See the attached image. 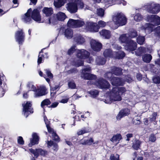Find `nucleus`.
Wrapping results in <instances>:
<instances>
[{
    "label": "nucleus",
    "instance_id": "45",
    "mask_svg": "<svg viewBox=\"0 0 160 160\" xmlns=\"http://www.w3.org/2000/svg\"><path fill=\"white\" fill-rule=\"evenodd\" d=\"M137 43L140 45L143 44L145 41V38L144 36H139L137 39Z\"/></svg>",
    "mask_w": 160,
    "mask_h": 160
},
{
    "label": "nucleus",
    "instance_id": "42",
    "mask_svg": "<svg viewBox=\"0 0 160 160\" xmlns=\"http://www.w3.org/2000/svg\"><path fill=\"white\" fill-rule=\"evenodd\" d=\"M51 102L48 99H46L44 100H43L41 104V107L44 109V106H48L51 104Z\"/></svg>",
    "mask_w": 160,
    "mask_h": 160
},
{
    "label": "nucleus",
    "instance_id": "47",
    "mask_svg": "<svg viewBox=\"0 0 160 160\" xmlns=\"http://www.w3.org/2000/svg\"><path fill=\"white\" fill-rule=\"evenodd\" d=\"M88 132H89V130H87L86 128H84L78 131L77 134L78 135H80Z\"/></svg>",
    "mask_w": 160,
    "mask_h": 160
},
{
    "label": "nucleus",
    "instance_id": "60",
    "mask_svg": "<svg viewBox=\"0 0 160 160\" xmlns=\"http://www.w3.org/2000/svg\"><path fill=\"white\" fill-rule=\"evenodd\" d=\"M18 143L21 145H23L24 144V141L22 137L19 136L18 137Z\"/></svg>",
    "mask_w": 160,
    "mask_h": 160
},
{
    "label": "nucleus",
    "instance_id": "50",
    "mask_svg": "<svg viewBox=\"0 0 160 160\" xmlns=\"http://www.w3.org/2000/svg\"><path fill=\"white\" fill-rule=\"evenodd\" d=\"M62 99L59 101L60 102L62 103H67L68 101L69 98L67 96L62 97Z\"/></svg>",
    "mask_w": 160,
    "mask_h": 160
},
{
    "label": "nucleus",
    "instance_id": "38",
    "mask_svg": "<svg viewBox=\"0 0 160 160\" xmlns=\"http://www.w3.org/2000/svg\"><path fill=\"white\" fill-rule=\"evenodd\" d=\"M143 61L147 63H149L152 59V56L148 54H144L142 57Z\"/></svg>",
    "mask_w": 160,
    "mask_h": 160
},
{
    "label": "nucleus",
    "instance_id": "17",
    "mask_svg": "<svg viewBox=\"0 0 160 160\" xmlns=\"http://www.w3.org/2000/svg\"><path fill=\"white\" fill-rule=\"evenodd\" d=\"M31 17L35 21L39 23L41 22V16L39 10L37 9H34L32 11Z\"/></svg>",
    "mask_w": 160,
    "mask_h": 160
},
{
    "label": "nucleus",
    "instance_id": "33",
    "mask_svg": "<svg viewBox=\"0 0 160 160\" xmlns=\"http://www.w3.org/2000/svg\"><path fill=\"white\" fill-rule=\"evenodd\" d=\"M142 142L139 140H136L133 143L132 148L135 150H138L140 148Z\"/></svg>",
    "mask_w": 160,
    "mask_h": 160
},
{
    "label": "nucleus",
    "instance_id": "11",
    "mask_svg": "<svg viewBox=\"0 0 160 160\" xmlns=\"http://www.w3.org/2000/svg\"><path fill=\"white\" fill-rule=\"evenodd\" d=\"M22 114L26 118H27L30 113H33V111L32 107V104L31 102H27L24 105L22 104Z\"/></svg>",
    "mask_w": 160,
    "mask_h": 160
},
{
    "label": "nucleus",
    "instance_id": "34",
    "mask_svg": "<svg viewBox=\"0 0 160 160\" xmlns=\"http://www.w3.org/2000/svg\"><path fill=\"white\" fill-rule=\"evenodd\" d=\"M64 0H55L54 1V5L55 7L59 8L64 5Z\"/></svg>",
    "mask_w": 160,
    "mask_h": 160
},
{
    "label": "nucleus",
    "instance_id": "56",
    "mask_svg": "<svg viewBox=\"0 0 160 160\" xmlns=\"http://www.w3.org/2000/svg\"><path fill=\"white\" fill-rule=\"evenodd\" d=\"M106 25V23L105 22L101 20L99 21L98 22V27L99 29L100 27H104Z\"/></svg>",
    "mask_w": 160,
    "mask_h": 160
},
{
    "label": "nucleus",
    "instance_id": "22",
    "mask_svg": "<svg viewBox=\"0 0 160 160\" xmlns=\"http://www.w3.org/2000/svg\"><path fill=\"white\" fill-rule=\"evenodd\" d=\"M32 138L30 139V142L29 144V146L30 147L35 144H38L39 141V137L37 133H33L32 135Z\"/></svg>",
    "mask_w": 160,
    "mask_h": 160
},
{
    "label": "nucleus",
    "instance_id": "15",
    "mask_svg": "<svg viewBox=\"0 0 160 160\" xmlns=\"http://www.w3.org/2000/svg\"><path fill=\"white\" fill-rule=\"evenodd\" d=\"M126 44L125 48L128 51H133L135 50L137 47V44L136 42L131 39Z\"/></svg>",
    "mask_w": 160,
    "mask_h": 160
},
{
    "label": "nucleus",
    "instance_id": "39",
    "mask_svg": "<svg viewBox=\"0 0 160 160\" xmlns=\"http://www.w3.org/2000/svg\"><path fill=\"white\" fill-rule=\"evenodd\" d=\"M128 37L130 38H133L138 36V32L137 31L134 29H131L129 31L128 33Z\"/></svg>",
    "mask_w": 160,
    "mask_h": 160
},
{
    "label": "nucleus",
    "instance_id": "55",
    "mask_svg": "<svg viewBox=\"0 0 160 160\" xmlns=\"http://www.w3.org/2000/svg\"><path fill=\"white\" fill-rule=\"evenodd\" d=\"M56 19H54V18L53 17H49L48 18L47 21H46L45 22L47 23H48L49 24H50L51 23H53L55 22V21L56 20Z\"/></svg>",
    "mask_w": 160,
    "mask_h": 160
},
{
    "label": "nucleus",
    "instance_id": "43",
    "mask_svg": "<svg viewBox=\"0 0 160 160\" xmlns=\"http://www.w3.org/2000/svg\"><path fill=\"white\" fill-rule=\"evenodd\" d=\"M88 93L90 95L91 97L93 98H95L98 95L99 92L98 91L94 89L88 91Z\"/></svg>",
    "mask_w": 160,
    "mask_h": 160
},
{
    "label": "nucleus",
    "instance_id": "9",
    "mask_svg": "<svg viewBox=\"0 0 160 160\" xmlns=\"http://www.w3.org/2000/svg\"><path fill=\"white\" fill-rule=\"evenodd\" d=\"M85 29L87 31L97 32L99 30L98 24L95 22L88 21L85 24Z\"/></svg>",
    "mask_w": 160,
    "mask_h": 160
},
{
    "label": "nucleus",
    "instance_id": "41",
    "mask_svg": "<svg viewBox=\"0 0 160 160\" xmlns=\"http://www.w3.org/2000/svg\"><path fill=\"white\" fill-rule=\"evenodd\" d=\"M44 119L46 126L49 132H52V129L49 126L50 121L48 120L46 116H44Z\"/></svg>",
    "mask_w": 160,
    "mask_h": 160
},
{
    "label": "nucleus",
    "instance_id": "12",
    "mask_svg": "<svg viewBox=\"0 0 160 160\" xmlns=\"http://www.w3.org/2000/svg\"><path fill=\"white\" fill-rule=\"evenodd\" d=\"M30 152L32 153L35 157L37 158L39 155L43 156H46L48 153V152L41 148L33 149L31 148L29 149Z\"/></svg>",
    "mask_w": 160,
    "mask_h": 160
},
{
    "label": "nucleus",
    "instance_id": "13",
    "mask_svg": "<svg viewBox=\"0 0 160 160\" xmlns=\"http://www.w3.org/2000/svg\"><path fill=\"white\" fill-rule=\"evenodd\" d=\"M95 84L100 88H108L110 86L109 82L102 78H100L96 82Z\"/></svg>",
    "mask_w": 160,
    "mask_h": 160
},
{
    "label": "nucleus",
    "instance_id": "24",
    "mask_svg": "<svg viewBox=\"0 0 160 160\" xmlns=\"http://www.w3.org/2000/svg\"><path fill=\"white\" fill-rule=\"evenodd\" d=\"M42 11L43 13L47 17H49L53 13V10L52 8L44 7Z\"/></svg>",
    "mask_w": 160,
    "mask_h": 160
},
{
    "label": "nucleus",
    "instance_id": "28",
    "mask_svg": "<svg viewBox=\"0 0 160 160\" xmlns=\"http://www.w3.org/2000/svg\"><path fill=\"white\" fill-rule=\"evenodd\" d=\"M122 139V136L120 134H117L114 135L110 139V141L113 143L117 144L119 142V141Z\"/></svg>",
    "mask_w": 160,
    "mask_h": 160
},
{
    "label": "nucleus",
    "instance_id": "63",
    "mask_svg": "<svg viewBox=\"0 0 160 160\" xmlns=\"http://www.w3.org/2000/svg\"><path fill=\"white\" fill-rule=\"evenodd\" d=\"M59 103L58 102H54L52 103L51 105L49 106V108H56L58 105Z\"/></svg>",
    "mask_w": 160,
    "mask_h": 160
},
{
    "label": "nucleus",
    "instance_id": "57",
    "mask_svg": "<svg viewBox=\"0 0 160 160\" xmlns=\"http://www.w3.org/2000/svg\"><path fill=\"white\" fill-rule=\"evenodd\" d=\"M157 115V113L156 112H154L152 114V118H150L149 120L150 122H152L154 121L156 119V117Z\"/></svg>",
    "mask_w": 160,
    "mask_h": 160
},
{
    "label": "nucleus",
    "instance_id": "51",
    "mask_svg": "<svg viewBox=\"0 0 160 160\" xmlns=\"http://www.w3.org/2000/svg\"><path fill=\"white\" fill-rule=\"evenodd\" d=\"M76 46L75 45H73L68 50V54L70 55L72 54L73 52L76 50L75 48Z\"/></svg>",
    "mask_w": 160,
    "mask_h": 160
},
{
    "label": "nucleus",
    "instance_id": "46",
    "mask_svg": "<svg viewBox=\"0 0 160 160\" xmlns=\"http://www.w3.org/2000/svg\"><path fill=\"white\" fill-rule=\"evenodd\" d=\"M50 132L52 133V137L53 140L56 141L58 142L59 140V138L57 134L55 132H53L52 130V132Z\"/></svg>",
    "mask_w": 160,
    "mask_h": 160
},
{
    "label": "nucleus",
    "instance_id": "48",
    "mask_svg": "<svg viewBox=\"0 0 160 160\" xmlns=\"http://www.w3.org/2000/svg\"><path fill=\"white\" fill-rule=\"evenodd\" d=\"M142 15L139 13H138L134 16V20L136 21H139L142 19Z\"/></svg>",
    "mask_w": 160,
    "mask_h": 160
},
{
    "label": "nucleus",
    "instance_id": "29",
    "mask_svg": "<svg viewBox=\"0 0 160 160\" xmlns=\"http://www.w3.org/2000/svg\"><path fill=\"white\" fill-rule=\"evenodd\" d=\"M127 34H125L120 36L119 40L122 43L126 44L130 39Z\"/></svg>",
    "mask_w": 160,
    "mask_h": 160
},
{
    "label": "nucleus",
    "instance_id": "16",
    "mask_svg": "<svg viewBox=\"0 0 160 160\" xmlns=\"http://www.w3.org/2000/svg\"><path fill=\"white\" fill-rule=\"evenodd\" d=\"M44 71L46 75H43V73L41 71H39V74L40 76L43 77L46 81L49 83L50 82V79L52 78L53 77V74L48 69H45Z\"/></svg>",
    "mask_w": 160,
    "mask_h": 160
},
{
    "label": "nucleus",
    "instance_id": "25",
    "mask_svg": "<svg viewBox=\"0 0 160 160\" xmlns=\"http://www.w3.org/2000/svg\"><path fill=\"white\" fill-rule=\"evenodd\" d=\"M125 56L124 52L122 51H119L117 52H113V57L116 59H122Z\"/></svg>",
    "mask_w": 160,
    "mask_h": 160
},
{
    "label": "nucleus",
    "instance_id": "7",
    "mask_svg": "<svg viewBox=\"0 0 160 160\" xmlns=\"http://www.w3.org/2000/svg\"><path fill=\"white\" fill-rule=\"evenodd\" d=\"M91 70V68L89 66H87L86 68L82 69L81 76L85 79L93 80L96 78V76L94 74L88 73Z\"/></svg>",
    "mask_w": 160,
    "mask_h": 160
},
{
    "label": "nucleus",
    "instance_id": "54",
    "mask_svg": "<svg viewBox=\"0 0 160 160\" xmlns=\"http://www.w3.org/2000/svg\"><path fill=\"white\" fill-rule=\"evenodd\" d=\"M119 155L116 154L115 156L114 154H112L110 155V160H119Z\"/></svg>",
    "mask_w": 160,
    "mask_h": 160
},
{
    "label": "nucleus",
    "instance_id": "19",
    "mask_svg": "<svg viewBox=\"0 0 160 160\" xmlns=\"http://www.w3.org/2000/svg\"><path fill=\"white\" fill-rule=\"evenodd\" d=\"M90 44L92 50L96 51H100L102 47V44L94 40H92Z\"/></svg>",
    "mask_w": 160,
    "mask_h": 160
},
{
    "label": "nucleus",
    "instance_id": "37",
    "mask_svg": "<svg viewBox=\"0 0 160 160\" xmlns=\"http://www.w3.org/2000/svg\"><path fill=\"white\" fill-rule=\"evenodd\" d=\"M146 52V48L143 47H140L135 52V54L138 56H141L143 53Z\"/></svg>",
    "mask_w": 160,
    "mask_h": 160
},
{
    "label": "nucleus",
    "instance_id": "26",
    "mask_svg": "<svg viewBox=\"0 0 160 160\" xmlns=\"http://www.w3.org/2000/svg\"><path fill=\"white\" fill-rule=\"evenodd\" d=\"M110 69L112 72L117 76L120 75L122 72V69L120 68L113 67H111Z\"/></svg>",
    "mask_w": 160,
    "mask_h": 160
},
{
    "label": "nucleus",
    "instance_id": "5",
    "mask_svg": "<svg viewBox=\"0 0 160 160\" xmlns=\"http://www.w3.org/2000/svg\"><path fill=\"white\" fill-rule=\"evenodd\" d=\"M155 15H149L146 17V20L152 24L146 23L141 27V29L145 31L146 33H149L153 31L154 25L152 24Z\"/></svg>",
    "mask_w": 160,
    "mask_h": 160
},
{
    "label": "nucleus",
    "instance_id": "64",
    "mask_svg": "<svg viewBox=\"0 0 160 160\" xmlns=\"http://www.w3.org/2000/svg\"><path fill=\"white\" fill-rule=\"evenodd\" d=\"M156 32L158 36L160 37V26H158L156 28Z\"/></svg>",
    "mask_w": 160,
    "mask_h": 160
},
{
    "label": "nucleus",
    "instance_id": "23",
    "mask_svg": "<svg viewBox=\"0 0 160 160\" xmlns=\"http://www.w3.org/2000/svg\"><path fill=\"white\" fill-rule=\"evenodd\" d=\"M73 30L70 28L66 29L64 32V35L65 37L68 39L71 38L73 36Z\"/></svg>",
    "mask_w": 160,
    "mask_h": 160
},
{
    "label": "nucleus",
    "instance_id": "4",
    "mask_svg": "<svg viewBox=\"0 0 160 160\" xmlns=\"http://www.w3.org/2000/svg\"><path fill=\"white\" fill-rule=\"evenodd\" d=\"M27 87L29 91L34 92V97L35 98H38L45 95L47 94L46 88L44 86L40 87L37 89L32 82H28L27 85Z\"/></svg>",
    "mask_w": 160,
    "mask_h": 160
},
{
    "label": "nucleus",
    "instance_id": "6",
    "mask_svg": "<svg viewBox=\"0 0 160 160\" xmlns=\"http://www.w3.org/2000/svg\"><path fill=\"white\" fill-rule=\"evenodd\" d=\"M124 79H123L117 77H112L111 79V83L113 86H122L125 81L130 83L132 81V78L129 75L125 76Z\"/></svg>",
    "mask_w": 160,
    "mask_h": 160
},
{
    "label": "nucleus",
    "instance_id": "40",
    "mask_svg": "<svg viewBox=\"0 0 160 160\" xmlns=\"http://www.w3.org/2000/svg\"><path fill=\"white\" fill-rule=\"evenodd\" d=\"M57 19L61 21H63L65 19L66 16L64 13L59 12L56 14Z\"/></svg>",
    "mask_w": 160,
    "mask_h": 160
},
{
    "label": "nucleus",
    "instance_id": "31",
    "mask_svg": "<svg viewBox=\"0 0 160 160\" xmlns=\"http://www.w3.org/2000/svg\"><path fill=\"white\" fill-rule=\"evenodd\" d=\"M42 50L40 52L38 56V65H39L42 62V60L43 59L45 58H48L47 53H45L44 55L41 54V53L42 52Z\"/></svg>",
    "mask_w": 160,
    "mask_h": 160
},
{
    "label": "nucleus",
    "instance_id": "52",
    "mask_svg": "<svg viewBox=\"0 0 160 160\" xmlns=\"http://www.w3.org/2000/svg\"><path fill=\"white\" fill-rule=\"evenodd\" d=\"M78 70L76 68H73L67 71L68 74H75L78 72Z\"/></svg>",
    "mask_w": 160,
    "mask_h": 160
},
{
    "label": "nucleus",
    "instance_id": "21",
    "mask_svg": "<svg viewBox=\"0 0 160 160\" xmlns=\"http://www.w3.org/2000/svg\"><path fill=\"white\" fill-rule=\"evenodd\" d=\"M130 110L127 108H125L121 110L117 116V120H120L123 117L127 116L130 113Z\"/></svg>",
    "mask_w": 160,
    "mask_h": 160
},
{
    "label": "nucleus",
    "instance_id": "27",
    "mask_svg": "<svg viewBox=\"0 0 160 160\" xmlns=\"http://www.w3.org/2000/svg\"><path fill=\"white\" fill-rule=\"evenodd\" d=\"M74 40L78 44H82L85 42L84 38L80 35H77L74 38Z\"/></svg>",
    "mask_w": 160,
    "mask_h": 160
},
{
    "label": "nucleus",
    "instance_id": "59",
    "mask_svg": "<svg viewBox=\"0 0 160 160\" xmlns=\"http://www.w3.org/2000/svg\"><path fill=\"white\" fill-rule=\"evenodd\" d=\"M68 85L69 87L71 89H75L76 87V84L73 81L69 82Z\"/></svg>",
    "mask_w": 160,
    "mask_h": 160
},
{
    "label": "nucleus",
    "instance_id": "14",
    "mask_svg": "<svg viewBox=\"0 0 160 160\" xmlns=\"http://www.w3.org/2000/svg\"><path fill=\"white\" fill-rule=\"evenodd\" d=\"M24 37L25 35L22 29L17 31L15 33V39L19 44H22L24 41Z\"/></svg>",
    "mask_w": 160,
    "mask_h": 160
},
{
    "label": "nucleus",
    "instance_id": "36",
    "mask_svg": "<svg viewBox=\"0 0 160 160\" xmlns=\"http://www.w3.org/2000/svg\"><path fill=\"white\" fill-rule=\"evenodd\" d=\"M96 62L97 64L102 65L105 63L106 60L102 57H98L96 59Z\"/></svg>",
    "mask_w": 160,
    "mask_h": 160
},
{
    "label": "nucleus",
    "instance_id": "32",
    "mask_svg": "<svg viewBox=\"0 0 160 160\" xmlns=\"http://www.w3.org/2000/svg\"><path fill=\"white\" fill-rule=\"evenodd\" d=\"M103 55L106 58H113V52H112V50L110 49H106L103 52Z\"/></svg>",
    "mask_w": 160,
    "mask_h": 160
},
{
    "label": "nucleus",
    "instance_id": "61",
    "mask_svg": "<svg viewBox=\"0 0 160 160\" xmlns=\"http://www.w3.org/2000/svg\"><path fill=\"white\" fill-rule=\"evenodd\" d=\"M94 141L92 138H90L89 140H86V145H90Z\"/></svg>",
    "mask_w": 160,
    "mask_h": 160
},
{
    "label": "nucleus",
    "instance_id": "3",
    "mask_svg": "<svg viewBox=\"0 0 160 160\" xmlns=\"http://www.w3.org/2000/svg\"><path fill=\"white\" fill-rule=\"evenodd\" d=\"M112 20L116 26H111L112 22H111L110 25L111 28L113 29L117 28L118 26L125 25L127 23V18L122 12L118 13L113 16Z\"/></svg>",
    "mask_w": 160,
    "mask_h": 160
},
{
    "label": "nucleus",
    "instance_id": "8",
    "mask_svg": "<svg viewBox=\"0 0 160 160\" xmlns=\"http://www.w3.org/2000/svg\"><path fill=\"white\" fill-rule=\"evenodd\" d=\"M148 12L152 14H157L160 11V5L159 4L152 3L146 6Z\"/></svg>",
    "mask_w": 160,
    "mask_h": 160
},
{
    "label": "nucleus",
    "instance_id": "1",
    "mask_svg": "<svg viewBox=\"0 0 160 160\" xmlns=\"http://www.w3.org/2000/svg\"><path fill=\"white\" fill-rule=\"evenodd\" d=\"M77 57L73 61V65L78 67L82 66L83 64V59H86L88 63H91L94 61V59L89 57L90 53L84 49L76 50Z\"/></svg>",
    "mask_w": 160,
    "mask_h": 160
},
{
    "label": "nucleus",
    "instance_id": "49",
    "mask_svg": "<svg viewBox=\"0 0 160 160\" xmlns=\"http://www.w3.org/2000/svg\"><path fill=\"white\" fill-rule=\"evenodd\" d=\"M104 10L102 8H100L97 9V13L98 16L101 17H103L104 15Z\"/></svg>",
    "mask_w": 160,
    "mask_h": 160
},
{
    "label": "nucleus",
    "instance_id": "20",
    "mask_svg": "<svg viewBox=\"0 0 160 160\" xmlns=\"http://www.w3.org/2000/svg\"><path fill=\"white\" fill-rule=\"evenodd\" d=\"M32 12V9L29 8L27 11V12L22 17V19L25 23H29L31 22L32 21L31 16Z\"/></svg>",
    "mask_w": 160,
    "mask_h": 160
},
{
    "label": "nucleus",
    "instance_id": "30",
    "mask_svg": "<svg viewBox=\"0 0 160 160\" xmlns=\"http://www.w3.org/2000/svg\"><path fill=\"white\" fill-rule=\"evenodd\" d=\"M100 33L105 38L108 39L111 36L110 32L108 30H102L100 32Z\"/></svg>",
    "mask_w": 160,
    "mask_h": 160
},
{
    "label": "nucleus",
    "instance_id": "10",
    "mask_svg": "<svg viewBox=\"0 0 160 160\" xmlns=\"http://www.w3.org/2000/svg\"><path fill=\"white\" fill-rule=\"evenodd\" d=\"M84 24V22L82 20L72 19H70L67 23L68 26L72 28L81 27Z\"/></svg>",
    "mask_w": 160,
    "mask_h": 160
},
{
    "label": "nucleus",
    "instance_id": "53",
    "mask_svg": "<svg viewBox=\"0 0 160 160\" xmlns=\"http://www.w3.org/2000/svg\"><path fill=\"white\" fill-rule=\"evenodd\" d=\"M152 80L154 83L159 84L160 83V77L159 76L154 77Z\"/></svg>",
    "mask_w": 160,
    "mask_h": 160
},
{
    "label": "nucleus",
    "instance_id": "58",
    "mask_svg": "<svg viewBox=\"0 0 160 160\" xmlns=\"http://www.w3.org/2000/svg\"><path fill=\"white\" fill-rule=\"evenodd\" d=\"M113 73L111 72H106L104 75V77L105 78H107L108 79H111V77Z\"/></svg>",
    "mask_w": 160,
    "mask_h": 160
},
{
    "label": "nucleus",
    "instance_id": "44",
    "mask_svg": "<svg viewBox=\"0 0 160 160\" xmlns=\"http://www.w3.org/2000/svg\"><path fill=\"white\" fill-rule=\"evenodd\" d=\"M152 24L154 25H158L160 24V17L155 15Z\"/></svg>",
    "mask_w": 160,
    "mask_h": 160
},
{
    "label": "nucleus",
    "instance_id": "62",
    "mask_svg": "<svg viewBox=\"0 0 160 160\" xmlns=\"http://www.w3.org/2000/svg\"><path fill=\"white\" fill-rule=\"evenodd\" d=\"M149 140L152 142H155L156 140V138L155 135L153 134H151L149 137Z\"/></svg>",
    "mask_w": 160,
    "mask_h": 160
},
{
    "label": "nucleus",
    "instance_id": "18",
    "mask_svg": "<svg viewBox=\"0 0 160 160\" xmlns=\"http://www.w3.org/2000/svg\"><path fill=\"white\" fill-rule=\"evenodd\" d=\"M66 8L67 10L71 13H76L78 10L77 5L74 2H70L67 4Z\"/></svg>",
    "mask_w": 160,
    "mask_h": 160
},
{
    "label": "nucleus",
    "instance_id": "35",
    "mask_svg": "<svg viewBox=\"0 0 160 160\" xmlns=\"http://www.w3.org/2000/svg\"><path fill=\"white\" fill-rule=\"evenodd\" d=\"M74 2L77 5V9H82L84 6V3L82 0H74Z\"/></svg>",
    "mask_w": 160,
    "mask_h": 160
},
{
    "label": "nucleus",
    "instance_id": "2",
    "mask_svg": "<svg viewBox=\"0 0 160 160\" xmlns=\"http://www.w3.org/2000/svg\"><path fill=\"white\" fill-rule=\"evenodd\" d=\"M126 91V88L123 87H115L112 88L108 98L109 101L105 100V103L110 104L113 101H119L121 100V95Z\"/></svg>",
    "mask_w": 160,
    "mask_h": 160
}]
</instances>
